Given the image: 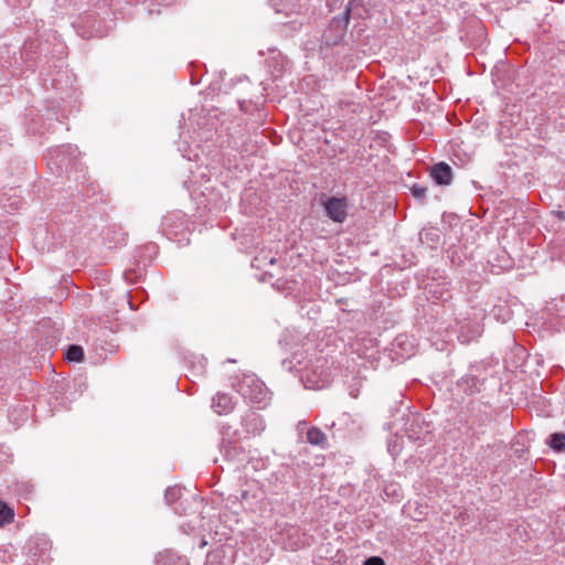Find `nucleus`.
<instances>
[{
    "instance_id": "f257e3e1",
    "label": "nucleus",
    "mask_w": 565,
    "mask_h": 565,
    "mask_svg": "<svg viewBox=\"0 0 565 565\" xmlns=\"http://www.w3.org/2000/svg\"><path fill=\"white\" fill-rule=\"evenodd\" d=\"M164 500L167 504L177 503L173 508L174 512L178 514H191L198 513L192 520L188 522H183L181 524V530L185 534L196 533L201 530H204L203 526V518L199 513L200 508L202 507V500L196 495H190L189 498H183L182 491L178 487H169L164 493Z\"/></svg>"
},
{
    "instance_id": "f03ea898",
    "label": "nucleus",
    "mask_w": 565,
    "mask_h": 565,
    "mask_svg": "<svg viewBox=\"0 0 565 565\" xmlns=\"http://www.w3.org/2000/svg\"><path fill=\"white\" fill-rule=\"evenodd\" d=\"M300 380L306 388L322 390L332 381V372L328 361L323 358H317L310 361L301 371Z\"/></svg>"
},
{
    "instance_id": "7ed1b4c3",
    "label": "nucleus",
    "mask_w": 565,
    "mask_h": 565,
    "mask_svg": "<svg viewBox=\"0 0 565 565\" xmlns=\"http://www.w3.org/2000/svg\"><path fill=\"white\" fill-rule=\"evenodd\" d=\"M234 390L246 401L263 404L269 398V392L255 374H244L233 383Z\"/></svg>"
},
{
    "instance_id": "20e7f679",
    "label": "nucleus",
    "mask_w": 565,
    "mask_h": 565,
    "mask_svg": "<svg viewBox=\"0 0 565 565\" xmlns=\"http://www.w3.org/2000/svg\"><path fill=\"white\" fill-rule=\"evenodd\" d=\"M220 433L222 435L220 452L224 460L237 463L243 462L245 460V455L242 447L237 445L238 439L233 435L232 426L223 424Z\"/></svg>"
},
{
    "instance_id": "39448f33",
    "label": "nucleus",
    "mask_w": 565,
    "mask_h": 565,
    "mask_svg": "<svg viewBox=\"0 0 565 565\" xmlns=\"http://www.w3.org/2000/svg\"><path fill=\"white\" fill-rule=\"evenodd\" d=\"M241 426L242 429H234L232 427L233 435L237 439H246L258 436L266 428L264 418L253 409H247L241 417Z\"/></svg>"
},
{
    "instance_id": "423d86ee",
    "label": "nucleus",
    "mask_w": 565,
    "mask_h": 565,
    "mask_svg": "<svg viewBox=\"0 0 565 565\" xmlns=\"http://www.w3.org/2000/svg\"><path fill=\"white\" fill-rule=\"evenodd\" d=\"M352 12V2H349L345 6V9L341 17H334L330 22V31L335 32V39L332 41L333 44H337L340 40H342L347 26L349 24Z\"/></svg>"
},
{
    "instance_id": "0eeeda50",
    "label": "nucleus",
    "mask_w": 565,
    "mask_h": 565,
    "mask_svg": "<svg viewBox=\"0 0 565 565\" xmlns=\"http://www.w3.org/2000/svg\"><path fill=\"white\" fill-rule=\"evenodd\" d=\"M324 210L327 215L335 221L343 222L347 217V202L345 199L330 198L324 202Z\"/></svg>"
},
{
    "instance_id": "6e6552de",
    "label": "nucleus",
    "mask_w": 565,
    "mask_h": 565,
    "mask_svg": "<svg viewBox=\"0 0 565 565\" xmlns=\"http://www.w3.org/2000/svg\"><path fill=\"white\" fill-rule=\"evenodd\" d=\"M77 148L72 145L62 146L51 152L52 156L56 157V164L60 168L75 164Z\"/></svg>"
},
{
    "instance_id": "1a4fd4ad",
    "label": "nucleus",
    "mask_w": 565,
    "mask_h": 565,
    "mask_svg": "<svg viewBox=\"0 0 565 565\" xmlns=\"http://www.w3.org/2000/svg\"><path fill=\"white\" fill-rule=\"evenodd\" d=\"M430 177L438 185H449L452 181V169L446 162H439L433 166Z\"/></svg>"
},
{
    "instance_id": "9d476101",
    "label": "nucleus",
    "mask_w": 565,
    "mask_h": 565,
    "mask_svg": "<svg viewBox=\"0 0 565 565\" xmlns=\"http://www.w3.org/2000/svg\"><path fill=\"white\" fill-rule=\"evenodd\" d=\"M212 408L217 415H226L235 408V402L228 394L218 392L212 398Z\"/></svg>"
},
{
    "instance_id": "9b49d317",
    "label": "nucleus",
    "mask_w": 565,
    "mask_h": 565,
    "mask_svg": "<svg viewBox=\"0 0 565 565\" xmlns=\"http://www.w3.org/2000/svg\"><path fill=\"white\" fill-rule=\"evenodd\" d=\"M156 565H190V563L186 557L173 551H164L157 555Z\"/></svg>"
},
{
    "instance_id": "f8f14e48",
    "label": "nucleus",
    "mask_w": 565,
    "mask_h": 565,
    "mask_svg": "<svg viewBox=\"0 0 565 565\" xmlns=\"http://www.w3.org/2000/svg\"><path fill=\"white\" fill-rule=\"evenodd\" d=\"M307 441L313 446L324 447V444L327 443V437L321 429L317 427H311L307 431Z\"/></svg>"
},
{
    "instance_id": "ddd939ff",
    "label": "nucleus",
    "mask_w": 565,
    "mask_h": 565,
    "mask_svg": "<svg viewBox=\"0 0 565 565\" xmlns=\"http://www.w3.org/2000/svg\"><path fill=\"white\" fill-rule=\"evenodd\" d=\"M64 356L70 362H82L84 360V350L81 345L71 344L65 350Z\"/></svg>"
},
{
    "instance_id": "4468645a",
    "label": "nucleus",
    "mask_w": 565,
    "mask_h": 565,
    "mask_svg": "<svg viewBox=\"0 0 565 565\" xmlns=\"http://www.w3.org/2000/svg\"><path fill=\"white\" fill-rule=\"evenodd\" d=\"M28 546L29 551L35 555L36 552H34V550H39L41 553L47 551L50 548V542L43 536H36L29 541Z\"/></svg>"
},
{
    "instance_id": "2eb2a0df",
    "label": "nucleus",
    "mask_w": 565,
    "mask_h": 565,
    "mask_svg": "<svg viewBox=\"0 0 565 565\" xmlns=\"http://www.w3.org/2000/svg\"><path fill=\"white\" fill-rule=\"evenodd\" d=\"M548 446L555 451L565 450V434L554 433L548 437Z\"/></svg>"
},
{
    "instance_id": "dca6fc26",
    "label": "nucleus",
    "mask_w": 565,
    "mask_h": 565,
    "mask_svg": "<svg viewBox=\"0 0 565 565\" xmlns=\"http://www.w3.org/2000/svg\"><path fill=\"white\" fill-rule=\"evenodd\" d=\"M481 334V329H480V326L478 323L473 324V327L468 330L467 332H465L463 330H461L460 334H459V340L462 342V343H468L472 340H475L476 338H478L479 335Z\"/></svg>"
},
{
    "instance_id": "f3484780",
    "label": "nucleus",
    "mask_w": 565,
    "mask_h": 565,
    "mask_svg": "<svg viewBox=\"0 0 565 565\" xmlns=\"http://www.w3.org/2000/svg\"><path fill=\"white\" fill-rule=\"evenodd\" d=\"M411 192L414 198H416L420 203H423L426 198L427 188L419 184H414L411 188Z\"/></svg>"
},
{
    "instance_id": "a211bd4d",
    "label": "nucleus",
    "mask_w": 565,
    "mask_h": 565,
    "mask_svg": "<svg viewBox=\"0 0 565 565\" xmlns=\"http://www.w3.org/2000/svg\"><path fill=\"white\" fill-rule=\"evenodd\" d=\"M14 516L13 511L7 507L2 505L0 509V523H7L10 522Z\"/></svg>"
},
{
    "instance_id": "6ab92c4d",
    "label": "nucleus",
    "mask_w": 565,
    "mask_h": 565,
    "mask_svg": "<svg viewBox=\"0 0 565 565\" xmlns=\"http://www.w3.org/2000/svg\"><path fill=\"white\" fill-rule=\"evenodd\" d=\"M363 565H385V562L380 556H371L364 561Z\"/></svg>"
},
{
    "instance_id": "aec40b11",
    "label": "nucleus",
    "mask_w": 565,
    "mask_h": 565,
    "mask_svg": "<svg viewBox=\"0 0 565 565\" xmlns=\"http://www.w3.org/2000/svg\"><path fill=\"white\" fill-rule=\"evenodd\" d=\"M466 383H469L471 381V385H470V393H473L475 391H477V383H478V380L476 377H469L467 380H463Z\"/></svg>"
},
{
    "instance_id": "412c9836",
    "label": "nucleus",
    "mask_w": 565,
    "mask_h": 565,
    "mask_svg": "<svg viewBox=\"0 0 565 565\" xmlns=\"http://www.w3.org/2000/svg\"><path fill=\"white\" fill-rule=\"evenodd\" d=\"M171 221H172V217H166L164 218L163 225H164L166 230L172 226Z\"/></svg>"
},
{
    "instance_id": "4be33fe9",
    "label": "nucleus",
    "mask_w": 565,
    "mask_h": 565,
    "mask_svg": "<svg viewBox=\"0 0 565 565\" xmlns=\"http://www.w3.org/2000/svg\"><path fill=\"white\" fill-rule=\"evenodd\" d=\"M349 2H352V9L358 6H362L363 0H350Z\"/></svg>"
},
{
    "instance_id": "5701e85b",
    "label": "nucleus",
    "mask_w": 565,
    "mask_h": 565,
    "mask_svg": "<svg viewBox=\"0 0 565 565\" xmlns=\"http://www.w3.org/2000/svg\"><path fill=\"white\" fill-rule=\"evenodd\" d=\"M404 339H405L404 337H398V338H396V339H395L396 344H397V345L403 344V343H404Z\"/></svg>"
},
{
    "instance_id": "b1692460",
    "label": "nucleus",
    "mask_w": 565,
    "mask_h": 565,
    "mask_svg": "<svg viewBox=\"0 0 565 565\" xmlns=\"http://www.w3.org/2000/svg\"><path fill=\"white\" fill-rule=\"evenodd\" d=\"M51 85H52L53 88H57V84H56V79L55 78L52 79Z\"/></svg>"
},
{
    "instance_id": "393cba45",
    "label": "nucleus",
    "mask_w": 565,
    "mask_h": 565,
    "mask_svg": "<svg viewBox=\"0 0 565 565\" xmlns=\"http://www.w3.org/2000/svg\"><path fill=\"white\" fill-rule=\"evenodd\" d=\"M269 263H270V264H274V263H275V258H274V257H271V258L269 259Z\"/></svg>"
},
{
    "instance_id": "a878e982",
    "label": "nucleus",
    "mask_w": 565,
    "mask_h": 565,
    "mask_svg": "<svg viewBox=\"0 0 565 565\" xmlns=\"http://www.w3.org/2000/svg\"><path fill=\"white\" fill-rule=\"evenodd\" d=\"M150 248L154 250L157 248V246L156 245H151Z\"/></svg>"
}]
</instances>
